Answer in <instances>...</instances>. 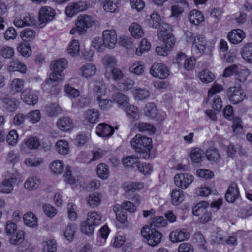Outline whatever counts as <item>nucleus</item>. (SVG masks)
<instances>
[{"mask_svg":"<svg viewBox=\"0 0 252 252\" xmlns=\"http://www.w3.org/2000/svg\"><path fill=\"white\" fill-rule=\"evenodd\" d=\"M68 62L66 60L62 58L53 62L51 66L53 70L49 76V78L46 80L45 85L47 87L54 86V83L63 80L64 75L63 71L67 66Z\"/></svg>","mask_w":252,"mask_h":252,"instance_id":"f257e3e1","label":"nucleus"},{"mask_svg":"<svg viewBox=\"0 0 252 252\" xmlns=\"http://www.w3.org/2000/svg\"><path fill=\"white\" fill-rule=\"evenodd\" d=\"M152 139L140 134H136L130 141L132 148L137 153H147L151 149Z\"/></svg>","mask_w":252,"mask_h":252,"instance_id":"f03ea898","label":"nucleus"},{"mask_svg":"<svg viewBox=\"0 0 252 252\" xmlns=\"http://www.w3.org/2000/svg\"><path fill=\"white\" fill-rule=\"evenodd\" d=\"M141 233L146 239L148 244L152 247L157 246L161 241L162 234L154 228L145 226L142 229Z\"/></svg>","mask_w":252,"mask_h":252,"instance_id":"7ed1b4c3","label":"nucleus"},{"mask_svg":"<svg viewBox=\"0 0 252 252\" xmlns=\"http://www.w3.org/2000/svg\"><path fill=\"white\" fill-rule=\"evenodd\" d=\"M94 24L93 18L88 15H80L77 17L76 26L78 27V33L84 34L87 29L92 27Z\"/></svg>","mask_w":252,"mask_h":252,"instance_id":"20e7f679","label":"nucleus"},{"mask_svg":"<svg viewBox=\"0 0 252 252\" xmlns=\"http://www.w3.org/2000/svg\"><path fill=\"white\" fill-rule=\"evenodd\" d=\"M227 95L230 101L233 104L242 102L245 97L244 91L239 87H230L227 92Z\"/></svg>","mask_w":252,"mask_h":252,"instance_id":"39448f33","label":"nucleus"},{"mask_svg":"<svg viewBox=\"0 0 252 252\" xmlns=\"http://www.w3.org/2000/svg\"><path fill=\"white\" fill-rule=\"evenodd\" d=\"M207 44V41L204 36L198 34L193 38L192 51L197 55L201 54L206 50Z\"/></svg>","mask_w":252,"mask_h":252,"instance_id":"423d86ee","label":"nucleus"},{"mask_svg":"<svg viewBox=\"0 0 252 252\" xmlns=\"http://www.w3.org/2000/svg\"><path fill=\"white\" fill-rule=\"evenodd\" d=\"M0 100L3 104V107L10 112L15 111L19 105V102L17 99L7 94L2 95Z\"/></svg>","mask_w":252,"mask_h":252,"instance_id":"0eeeda50","label":"nucleus"},{"mask_svg":"<svg viewBox=\"0 0 252 252\" xmlns=\"http://www.w3.org/2000/svg\"><path fill=\"white\" fill-rule=\"evenodd\" d=\"M193 181V177L188 173H179L174 177L175 185L182 189H186Z\"/></svg>","mask_w":252,"mask_h":252,"instance_id":"6e6552de","label":"nucleus"},{"mask_svg":"<svg viewBox=\"0 0 252 252\" xmlns=\"http://www.w3.org/2000/svg\"><path fill=\"white\" fill-rule=\"evenodd\" d=\"M102 37L107 48L113 49L117 42V35L114 30H105L102 32Z\"/></svg>","mask_w":252,"mask_h":252,"instance_id":"1a4fd4ad","label":"nucleus"},{"mask_svg":"<svg viewBox=\"0 0 252 252\" xmlns=\"http://www.w3.org/2000/svg\"><path fill=\"white\" fill-rule=\"evenodd\" d=\"M151 19L149 21V25L153 28H159V33H161L164 30L170 29L169 25L166 23L161 25V17L157 12H154L150 16Z\"/></svg>","mask_w":252,"mask_h":252,"instance_id":"9d476101","label":"nucleus"},{"mask_svg":"<svg viewBox=\"0 0 252 252\" xmlns=\"http://www.w3.org/2000/svg\"><path fill=\"white\" fill-rule=\"evenodd\" d=\"M150 73L155 77L164 79L168 76L169 70L164 64L155 63L151 67Z\"/></svg>","mask_w":252,"mask_h":252,"instance_id":"9b49d317","label":"nucleus"},{"mask_svg":"<svg viewBox=\"0 0 252 252\" xmlns=\"http://www.w3.org/2000/svg\"><path fill=\"white\" fill-rule=\"evenodd\" d=\"M87 8L85 2L78 1L77 2H71L68 4L65 9L66 15L69 17H72L78 13L85 10Z\"/></svg>","mask_w":252,"mask_h":252,"instance_id":"f8f14e48","label":"nucleus"},{"mask_svg":"<svg viewBox=\"0 0 252 252\" xmlns=\"http://www.w3.org/2000/svg\"><path fill=\"white\" fill-rule=\"evenodd\" d=\"M21 99L27 104L34 105L38 102V97L30 88H26L21 93Z\"/></svg>","mask_w":252,"mask_h":252,"instance_id":"ddd939ff","label":"nucleus"},{"mask_svg":"<svg viewBox=\"0 0 252 252\" xmlns=\"http://www.w3.org/2000/svg\"><path fill=\"white\" fill-rule=\"evenodd\" d=\"M55 14V11L52 8L48 6L43 7L39 11V20L42 23H46L53 20Z\"/></svg>","mask_w":252,"mask_h":252,"instance_id":"4468645a","label":"nucleus"},{"mask_svg":"<svg viewBox=\"0 0 252 252\" xmlns=\"http://www.w3.org/2000/svg\"><path fill=\"white\" fill-rule=\"evenodd\" d=\"M16 181V178L14 176H9L0 183V192L3 193L9 194L13 190L14 185Z\"/></svg>","mask_w":252,"mask_h":252,"instance_id":"2eb2a0df","label":"nucleus"},{"mask_svg":"<svg viewBox=\"0 0 252 252\" xmlns=\"http://www.w3.org/2000/svg\"><path fill=\"white\" fill-rule=\"evenodd\" d=\"M7 70L10 72L19 71L24 74L26 72L27 67L21 62L17 59H13L10 61L7 65Z\"/></svg>","mask_w":252,"mask_h":252,"instance_id":"dca6fc26","label":"nucleus"},{"mask_svg":"<svg viewBox=\"0 0 252 252\" xmlns=\"http://www.w3.org/2000/svg\"><path fill=\"white\" fill-rule=\"evenodd\" d=\"M57 126L63 131H69L74 127L73 121L69 117L63 116L58 119Z\"/></svg>","mask_w":252,"mask_h":252,"instance_id":"f3484780","label":"nucleus"},{"mask_svg":"<svg viewBox=\"0 0 252 252\" xmlns=\"http://www.w3.org/2000/svg\"><path fill=\"white\" fill-rule=\"evenodd\" d=\"M189 233L184 229H177L172 231L169 235L171 241L173 243L183 241L189 238Z\"/></svg>","mask_w":252,"mask_h":252,"instance_id":"a211bd4d","label":"nucleus"},{"mask_svg":"<svg viewBox=\"0 0 252 252\" xmlns=\"http://www.w3.org/2000/svg\"><path fill=\"white\" fill-rule=\"evenodd\" d=\"M245 37V32L240 29L233 30L229 32L227 35L228 39L234 44L240 43Z\"/></svg>","mask_w":252,"mask_h":252,"instance_id":"6ab92c4d","label":"nucleus"},{"mask_svg":"<svg viewBox=\"0 0 252 252\" xmlns=\"http://www.w3.org/2000/svg\"><path fill=\"white\" fill-rule=\"evenodd\" d=\"M239 196V191L237 185L236 183H232L229 187L226 193L225 198L227 201L229 203L234 202Z\"/></svg>","mask_w":252,"mask_h":252,"instance_id":"aec40b11","label":"nucleus"},{"mask_svg":"<svg viewBox=\"0 0 252 252\" xmlns=\"http://www.w3.org/2000/svg\"><path fill=\"white\" fill-rule=\"evenodd\" d=\"M114 132V128L111 126L104 123L99 124L96 129V133L100 137H109Z\"/></svg>","mask_w":252,"mask_h":252,"instance_id":"412c9836","label":"nucleus"},{"mask_svg":"<svg viewBox=\"0 0 252 252\" xmlns=\"http://www.w3.org/2000/svg\"><path fill=\"white\" fill-rule=\"evenodd\" d=\"M96 71V66L92 63H86L82 65L78 70V74L84 78L94 75Z\"/></svg>","mask_w":252,"mask_h":252,"instance_id":"4be33fe9","label":"nucleus"},{"mask_svg":"<svg viewBox=\"0 0 252 252\" xmlns=\"http://www.w3.org/2000/svg\"><path fill=\"white\" fill-rule=\"evenodd\" d=\"M169 30L170 29H168L167 30H165L162 32L159 33L160 36L163 37L165 48L167 50H170L174 46L176 42L174 36L171 34L167 33V31H169Z\"/></svg>","mask_w":252,"mask_h":252,"instance_id":"5701e85b","label":"nucleus"},{"mask_svg":"<svg viewBox=\"0 0 252 252\" xmlns=\"http://www.w3.org/2000/svg\"><path fill=\"white\" fill-rule=\"evenodd\" d=\"M41 180L37 176L28 178L24 183V188L27 190L32 191L38 189L40 185Z\"/></svg>","mask_w":252,"mask_h":252,"instance_id":"b1692460","label":"nucleus"},{"mask_svg":"<svg viewBox=\"0 0 252 252\" xmlns=\"http://www.w3.org/2000/svg\"><path fill=\"white\" fill-rule=\"evenodd\" d=\"M86 220L91 225L96 227L101 223L102 217L100 214L97 212H90L87 214Z\"/></svg>","mask_w":252,"mask_h":252,"instance_id":"393cba45","label":"nucleus"},{"mask_svg":"<svg viewBox=\"0 0 252 252\" xmlns=\"http://www.w3.org/2000/svg\"><path fill=\"white\" fill-rule=\"evenodd\" d=\"M46 114L50 117H55L62 113V109L55 103L47 104L45 107Z\"/></svg>","mask_w":252,"mask_h":252,"instance_id":"a878e982","label":"nucleus"},{"mask_svg":"<svg viewBox=\"0 0 252 252\" xmlns=\"http://www.w3.org/2000/svg\"><path fill=\"white\" fill-rule=\"evenodd\" d=\"M205 153L199 148L192 149L190 153V157L191 160L196 163L201 162L204 158Z\"/></svg>","mask_w":252,"mask_h":252,"instance_id":"bb28decb","label":"nucleus"},{"mask_svg":"<svg viewBox=\"0 0 252 252\" xmlns=\"http://www.w3.org/2000/svg\"><path fill=\"white\" fill-rule=\"evenodd\" d=\"M144 188V184L142 182H126L123 185V188L126 192H135L139 191Z\"/></svg>","mask_w":252,"mask_h":252,"instance_id":"cd10ccee","label":"nucleus"},{"mask_svg":"<svg viewBox=\"0 0 252 252\" xmlns=\"http://www.w3.org/2000/svg\"><path fill=\"white\" fill-rule=\"evenodd\" d=\"M24 223L30 227H36L38 225L37 219L36 216L31 212L25 214L23 216Z\"/></svg>","mask_w":252,"mask_h":252,"instance_id":"c85d7f7f","label":"nucleus"},{"mask_svg":"<svg viewBox=\"0 0 252 252\" xmlns=\"http://www.w3.org/2000/svg\"><path fill=\"white\" fill-rule=\"evenodd\" d=\"M113 99L119 107L123 108L129 104V99L128 97L121 93H117L113 94Z\"/></svg>","mask_w":252,"mask_h":252,"instance_id":"c756f323","label":"nucleus"},{"mask_svg":"<svg viewBox=\"0 0 252 252\" xmlns=\"http://www.w3.org/2000/svg\"><path fill=\"white\" fill-rule=\"evenodd\" d=\"M189 19L190 23L198 25L204 20L202 13L197 10H191L189 14Z\"/></svg>","mask_w":252,"mask_h":252,"instance_id":"7c9ffc66","label":"nucleus"},{"mask_svg":"<svg viewBox=\"0 0 252 252\" xmlns=\"http://www.w3.org/2000/svg\"><path fill=\"white\" fill-rule=\"evenodd\" d=\"M207 160L213 163H217L220 159V156L218 150L215 148L208 149L205 153Z\"/></svg>","mask_w":252,"mask_h":252,"instance_id":"2f4dec72","label":"nucleus"},{"mask_svg":"<svg viewBox=\"0 0 252 252\" xmlns=\"http://www.w3.org/2000/svg\"><path fill=\"white\" fill-rule=\"evenodd\" d=\"M171 202L174 205H178L184 200L185 195L182 190L175 189L171 193Z\"/></svg>","mask_w":252,"mask_h":252,"instance_id":"473e14b6","label":"nucleus"},{"mask_svg":"<svg viewBox=\"0 0 252 252\" xmlns=\"http://www.w3.org/2000/svg\"><path fill=\"white\" fill-rule=\"evenodd\" d=\"M124 75L122 71L118 68H114L111 71H107L105 74V77L107 80L111 78L115 81H118L123 78Z\"/></svg>","mask_w":252,"mask_h":252,"instance_id":"72a5a7b5","label":"nucleus"},{"mask_svg":"<svg viewBox=\"0 0 252 252\" xmlns=\"http://www.w3.org/2000/svg\"><path fill=\"white\" fill-rule=\"evenodd\" d=\"M241 54L245 61L252 63V42L245 45L242 48Z\"/></svg>","mask_w":252,"mask_h":252,"instance_id":"f704fd0d","label":"nucleus"},{"mask_svg":"<svg viewBox=\"0 0 252 252\" xmlns=\"http://www.w3.org/2000/svg\"><path fill=\"white\" fill-rule=\"evenodd\" d=\"M25 80L21 78H15L10 83V90L14 93H19L23 89L25 85Z\"/></svg>","mask_w":252,"mask_h":252,"instance_id":"c9c22d12","label":"nucleus"},{"mask_svg":"<svg viewBox=\"0 0 252 252\" xmlns=\"http://www.w3.org/2000/svg\"><path fill=\"white\" fill-rule=\"evenodd\" d=\"M99 114L97 110L89 109L85 112V119L89 123L94 124L98 121Z\"/></svg>","mask_w":252,"mask_h":252,"instance_id":"e433bc0d","label":"nucleus"},{"mask_svg":"<svg viewBox=\"0 0 252 252\" xmlns=\"http://www.w3.org/2000/svg\"><path fill=\"white\" fill-rule=\"evenodd\" d=\"M131 35L135 38H139L144 35V32L141 26L136 23H132L129 28Z\"/></svg>","mask_w":252,"mask_h":252,"instance_id":"4c0bfd02","label":"nucleus"},{"mask_svg":"<svg viewBox=\"0 0 252 252\" xmlns=\"http://www.w3.org/2000/svg\"><path fill=\"white\" fill-rule=\"evenodd\" d=\"M118 0H105L103 3V8L107 12L114 13L118 9Z\"/></svg>","mask_w":252,"mask_h":252,"instance_id":"58836bf2","label":"nucleus"},{"mask_svg":"<svg viewBox=\"0 0 252 252\" xmlns=\"http://www.w3.org/2000/svg\"><path fill=\"white\" fill-rule=\"evenodd\" d=\"M91 45L99 52H103L107 48L103 38L95 37L92 41Z\"/></svg>","mask_w":252,"mask_h":252,"instance_id":"ea45409f","label":"nucleus"},{"mask_svg":"<svg viewBox=\"0 0 252 252\" xmlns=\"http://www.w3.org/2000/svg\"><path fill=\"white\" fill-rule=\"evenodd\" d=\"M66 211L68 218L72 221L75 220L77 217V207L75 204L70 202L67 205Z\"/></svg>","mask_w":252,"mask_h":252,"instance_id":"a19ab883","label":"nucleus"},{"mask_svg":"<svg viewBox=\"0 0 252 252\" xmlns=\"http://www.w3.org/2000/svg\"><path fill=\"white\" fill-rule=\"evenodd\" d=\"M198 77L202 82L206 83H210L215 79L214 74L208 70L201 71L198 74Z\"/></svg>","mask_w":252,"mask_h":252,"instance_id":"79ce46f5","label":"nucleus"},{"mask_svg":"<svg viewBox=\"0 0 252 252\" xmlns=\"http://www.w3.org/2000/svg\"><path fill=\"white\" fill-rule=\"evenodd\" d=\"M57 149L59 153L63 155H66L69 150L68 142L65 140H59L56 143Z\"/></svg>","mask_w":252,"mask_h":252,"instance_id":"37998d69","label":"nucleus"},{"mask_svg":"<svg viewBox=\"0 0 252 252\" xmlns=\"http://www.w3.org/2000/svg\"><path fill=\"white\" fill-rule=\"evenodd\" d=\"M14 49L10 46H5L0 48V56L5 59H10L14 55Z\"/></svg>","mask_w":252,"mask_h":252,"instance_id":"c03bdc74","label":"nucleus"},{"mask_svg":"<svg viewBox=\"0 0 252 252\" xmlns=\"http://www.w3.org/2000/svg\"><path fill=\"white\" fill-rule=\"evenodd\" d=\"M20 35L23 41L28 42L34 38L35 32L33 30L27 28L21 32Z\"/></svg>","mask_w":252,"mask_h":252,"instance_id":"a18cd8bd","label":"nucleus"},{"mask_svg":"<svg viewBox=\"0 0 252 252\" xmlns=\"http://www.w3.org/2000/svg\"><path fill=\"white\" fill-rule=\"evenodd\" d=\"M166 224L167 221L163 216H156L153 218L152 223L148 226L155 228V227H164Z\"/></svg>","mask_w":252,"mask_h":252,"instance_id":"49530a36","label":"nucleus"},{"mask_svg":"<svg viewBox=\"0 0 252 252\" xmlns=\"http://www.w3.org/2000/svg\"><path fill=\"white\" fill-rule=\"evenodd\" d=\"M50 169L55 174H61L63 171L64 164L60 160L54 161L51 164Z\"/></svg>","mask_w":252,"mask_h":252,"instance_id":"de8ad7c7","label":"nucleus"},{"mask_svg":"<svg viewBox=\"0 0 252 252\" xmlns=\"http://www.w3.org/2000/svg\"><path fill=\"white\" fill-rule=\"evenodd\" d=\"M80 46L78 41L76 39L72 40L68 45V53L72 56H75L79 53Z\"/></svg>","mask_w":252,"mask_h":252,"instance_id":"09e8293b","label":"nucleus"},{"mask_svg":"<svg viewBox=\"0 0 252 252\" xmlns=\"http://www.w3.org/2000/svg\"><path fill=\"white\" fill-rule=\"evenodd\" d=\"M24 239V232L22 230H18L11 235L10 242L13 245H18L21 243Z\"/></svg>","mask_w":252,"mask_h":252,"instance_id":"8fccbe9b","label":"nucleus"},{"mask_svg":"<svg viewBox=\"0 0 252 252\" xmlns=\"http://www.w3.org/2000/svg\"><path fill=\"white\" fill-rule=\"evenodd\" d=\"M88 204L92 207L97 206L101 201L100 195L97 193H94L90 194L87 198Z\"/></svg>","mask_w":252,"mask_h":252,"instance_id":"3c124183","label":"nucleus"},{"mask_svg":"<svg viewBox=\"0 0 252 252\" xmlns=\"http://www.w3.org/2000/svg\"><path fill=\"white\" fill-rule=\"evenodd\" d=\"M123 164L126 167H134L137 166L139 163V158L135 156H130L125 158L123 159Z\"/></svg>","mask_w":252,"mask_h":252,"instance_id":"603ef678","label":"nucleus"},{"mask_svg":"<svg viewBox=\"0 0 252 252\" xmlns=\"http://www.w3.org/2000/svg\"><path fill=\"white\" fill-rule=\"evenodd\" d=\"M97 174L99 178L102 179H107L109 175V170L107 165L103 163L98 164L97 167Z\"/></svg>","mask_w":252,"mask_h":252,"instance_id":"864d4df0","label":"nucleus"},{"mask_svg":"<svg viewBox=\"0 0 252 252\" xmlns=\"http://www.w3.org/2000/svg\"><path fill=\"white\" fill-rule=\"evenodd\" d=\"M125 111L133 120H137L139 119V114L137 107L133 105H127L125 107Z\"/></svg>","mask_w":252,"mask_h":252,"instance_id":"5fc2aeb1","label":"nucleus"},{"mask_svg":"<svg viewBox=\"0 0 252 252\" xmlns=\"http://www.w3.org/2000/svg\"><path fill=\"white\" fill-rule=\"evenodd\" d=\"M19 154L14 150L9 151L6 156V160L7 163L15 165L19 160Z\"/></svg>","mask_w":252,"mask_h":252,"instance_id":"6e6d98bb","label":"nucleus"},{"mask_svg":"<svg viewBox=\"0 0 252 252\" xmlns=\"http://www.w3.org/2000/svg\"><path fill=\"white\" fill-rule=\"evenodd\" d=\"M129 71L137 75L142 74L144 72L143 64L140 62L133 63L129 67Z\"/></svg>","mask_w":252,"mask_h":252,"instance_id":"4d7b16f0","label":"nucleus"},{"mask_svg":"<svg viewBox=\"0 0 252 252\" xmlns=\"http://www.w3.org/2000/svg\"><path fill=\"white\" fill-rule=\"evenodd\" d=\"M44 252H55L57 250V243L55 240L45 241L43 243Z\"/></svg>","mask_w":252,"mask_h":252,"instance_id":"13d9d810","label":"nucleus"},{"mask_svg":"<svg viewBox=\"0 0 252 252\" xmlns=\"http://www.w3.org/2000/svg\"><path fill=\"white\" fill-rule=\"evenodd\" d=\"M151 48L150 43L148 42L146 39L143 38L142 39L139 47V50L138 48H136V54L138 56L141 55L142 53L145 51H148Z\"/></svg>","mask_w":252,"mask_h":252,"instance_id":"bf43d9fd","label":"nucleus"},{"mask_svg":"<svg viewBox=\"0 0 252 252\" xmlns=\"http://www.w3.org/2000/svg\"><path fill=\"white\" fill-rule=\"evenodd\" d=\"M97 100L98 101L99 107L102 110H107L113 105V101L109 99H101V97L98 96Z\"/></svg>","mask_w":252,"mask_h":252,"instance_id":"052dcab7","label":"nucleus"},{"mask_svg":"<svg viewBox=\"0 0 252 252\" xmlns=\"http://www.w3.org/2000/svg\"><path fill=\"white\" fill-rule=\"evenodd\" d=\"M64 89L67 96L70 98H76L79 95L80 93L79 90L72 87L69 84L65 85Z\"/></svg>","mask_w":252,"mask_h":252,"instance_id":"680f3d73","label":"nucleus"},{"mask_svg":"<svg viewBox=\"0 0 252 252\" xmlns=\"http://www.w3.org/2000/svg\"><path fill=\"white\" fill-rule=\"evenodd\" d=\"M25 145L30 149H35L40 146V143L36 137H30L25 141Z\"/></svg>","mask_w":252,"mask_h":252,"instance_id":"e2e57ef3","label":"nucleus"},{"mask_svg":"<svg viewBox=\"0 0 252 252\" xmlns=\"http://www.w3.org/2000/svg\"><path fill=\"white\" fill-rule=\"evenodd\" d=\"M134 94L135 97L139 100L147 99L150 95L149 91L144 89H136Z\"/></svg>","mask_w":252,"mask_h":252,"instance_id":"0e129e2a","label":"nucleus"},{"mask_svg":"<svg viewBox=\"0 0 252 252\" xmlns=\"http://www.w3.org/2000/svg\"><path fill=\"white\" fill-rule=\"evenodd\" d=\"M17 50L22 56L24 57H29L32 53L30 47L24 43L19 44L17 47Z\"/></svg>","mask_w":252,"mask_h":252,"instance_id":"69168bd1","label":"nucleus"},{"mask_svg":"<svg viewBox=\"0 0 252 252\" xmlns=\"http://www.w3.org/2000/svg\"><path fill=\"white\" fill-rule=\"evenodd\" d=\"M18 134L17 131L12 130L9 131L7 135V142L10 145H15L18 141Z\"/></svg>","mask_w":252,"mask_h":252,"instance_id":"338daca9","label":"nucleus"},{"mask_svg":"<svg viewBox=\"0 0 252 252\" xmlns=\"http://www.w3.org/2000/svg\"><path fill=\"white\" fill-rule=\"evenodd\" d=\"M137 167L139 172L144 175L150 174L153 170V167L152 165L149 163H138Z\"/></svg>","mask_w":252,"mask_h":252,"instance_id":"774afa93","label":"nucleus"}]
</instances>
